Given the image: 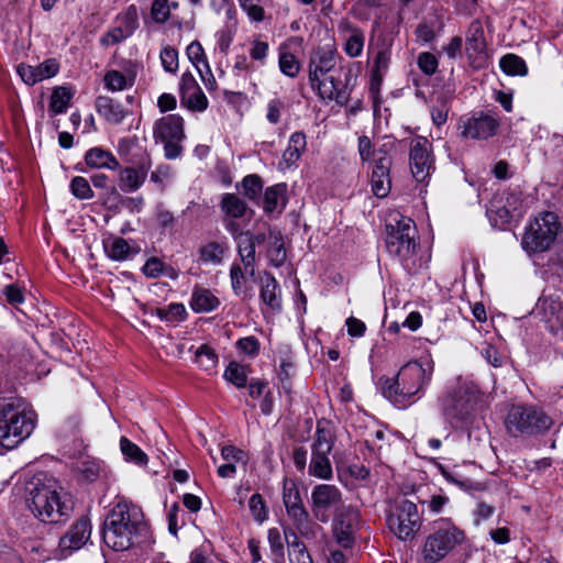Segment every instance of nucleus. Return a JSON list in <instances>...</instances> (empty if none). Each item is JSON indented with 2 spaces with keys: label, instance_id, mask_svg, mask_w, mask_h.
<instances>
[{
  "label": "nucleus",
  "instance_id": "63",
  "mask_svg": "<svg viewBox=\"0 0 563 563\" xmlns=\"http://www.w3.org/2000/svg\"><path fill=\"white\" fill-rule=\"evenodd\" d=\"M378 151L372 150V142L369 137L363 135L358 139V153L362 162H368L372 157L376 159V153Z\"/></svg>",
  "mask_w": 563,
  "mask_h": 563
},
{
  "label": "nucleus",
  "instance_id": "35",
  "mask_svg": "<svg viewBox=\"0 0 563 563\" xmlns=\"http://www.w3.org/2000/svg\"><path fill=\"white\" fill-rule=\"evenodd\" d=\"M391 60V45L383 43L374 57L372 69V88L378 87L387 73Z\"/></svg>",
  "mask_w": 563,
  "mask_h": 563
},
{
  "label": "nucleus",
  "instance_id": "15",
  "mask_svg": "<svg viewBox=\"0 0 563 563\" xmlns=\"http://www.w3.org/2000/svg\"><path fill=\"white\" fill-rule=\"evenodd\" d=\"M361 515L353 506H342L336 509L333 520V536L338 544L344 549L354 543L355 531L360 527Z\"/></svg>",
  "mask_w": 563,
  "mask_h": 563
},
{
  "label": "nucleus",
  "instance_id": "61",
  "mask_svg": "<svg viewBox=\"0 0 563 563\" xmlns=\"http://www.w3.org/2000/svg\"><path fill=\"white\" fill-rule=\"evenodd\" d=\"M236 347L249 356H255L260 351V342L255 336H245L236 342Z\"/></svg>",
  "mask_w": 563,
  "mask_h": 563
},
{
  "label": "nucleus",
  "instance_id": "18",
  "mask_svg": "<svg viewBox=\"0 0 563 563\" xmlns=\"http://www.w3.org/2000/svg\"><path fill=\"white\" fill-rule=\"evenodd\" d=\"M534 314L545 323L553 334L563 332V305L559 297L543 296L539 298Z\"/></svg>",
  "mask_w": 563,
  "mask_h": 563
},
{
  "label": "nucleus",
  "instance_id": "57",
  "mask_svg": "<svg viewBox=\"0 0 563 563\" xmlns=\"http://www.w3.org/2000/svg\"><path fill=\"white\" fill-rule=\"evenodd\" d=\"M151 16L156 23H165L170 16L168 0H154L151 7Z\"/></svg>",
  "mask_w": 563,
  "mask_h": 563
},
{
  "label": "nucleus",
  "instance_id": "7",
  "mask_svg": "<svg viewBox=\"0 0 563 563\" xmlns=\"http://www.w3.org/2000/svg\"><path fill=\"white\" fill-rule=\"evenodd\" d=\"M479 399L476 385L459 378L456 386L440 398L441 411L452 428L466 426Z\"/></svg>",
  "mask_w": 563,
  "mask_h": 563
},
{
  "label": "nucleus",
  "instance_id": "2",
  "mask_svg": "<svg viewBox=\"0 0 563 563\" xmlns=\"http://www.w3.org/2000/svg\"><path fill=\"white\" fill-rule=\"evenodd\" d=\"M29 508L45 523H57L70 516L73 503L55 478H36L27 487Z\"/></svg>",
  "mask_w": 563,
  "mask_h": 563
},
{
  "label": "nucleus",
  "instance_id": "40",
  "mask_svg": "<svg viewBox=\"0 0 563 563\" xmlns=\"http://www.w3.org/2000/svg\"><path fill=\"white\" fill-rule=\"evenodd\" d=\"M73 91L66 86L56 87L53 90L49 101V110L54 114L65 113L73 98Z\"/></svg>",
  "mask_w": 563,
  "mask_h": 563
},
{
  "label": "nucleus",
  "instance_id": "20",
  "mask_svg": "<svg viewBox=\"0 0 563 563\" xmlns=\"http://www.w3.org/2000/svg\"><path fill=\"white\" fill-rule=\"evenodd\" d=\"M238 243V252L245 273L250 277L255 276V249L257 244H262L266 236L263 233L252 234L250 231L239 233L235 236Z\"/></svg>",
  "mask_w": 563,
  "mask_h": 563
},
{
  "label": "nucleus",
  "instance_id": "33",
  "mask_svg": "<svg viewBox=\"0 0 563 563\" xmlns=\"http://www.w3.org/2000/svg\"><path fill=\"white\" fill-rule=\"evenodd\" d=\"M307 147V139L302 132H294L288 141V145L283 153L280 165L285 168L291 167L296 164Z\"/></svg>",
  "mask_w": 563,
  "mask_h": 563
},
{
  "label": "nucleus",
  "instance_id": "3",
  "mask_svg": "<svg viewBox=\"0 0 563 563\" xmlns=\"http://www.w3.org/2000/svg\"><path fill=\"white\" fill-rule=\"evenodd\" d=\"M145 529L141 508L123 499L115 504L104 521L103 542L114 551H125Z\"/></svg>",
  "mask_w": 563,
  "mask_h": 563
},
{
  "label": "nucleus",
  "instance_id": "9",
  "mask_svg": "<svg viewBox=\"0 0 563 563\" xmlns=\"http://www.w3.org/2000/svg\"><path fill=\"white\" fill-rule=\"evenodd\" d=\"M334 445V434L325 422H318L311 444V460L308 474L322 481L333 477L330 453Z\"/></svg>",
  "mask_w": 563,
  "mask_h": 563
},
{
  "label": "nucleus",
  "instance_id": "41",
  "mask_svg": "<svg viewBox=\"0 0 563 563\" xmlns=\"http://www.w3.org/2000/svg\"><path fill=\"white\" fill-rule=\"evenodd\" d=\"M180 103L194 112H203L209 106L208 98L200 87L180 96Z\"/></svg>",
  "mask_w": 563,
  "mask_h": 563
},
{
  "label": "nucleus",
  "instance_id": "6",
  "mask_svg": "<svg viewBox=\"0 0 563 563\" xmlns=\"http://www.w3.org/2000/svg\"><path fill=\"white\" fill-rule=\"evenodd\" d=\"M336 58L335 49L327 45L316 49L309 60L310 86L323 101H339L341 98L340 81L330 74Z\"/></svg>",
  "mask_w": 563,
  "mask_h": 563
},
{
  "label": "nucleus",
  "instance_id": "17",
  "mask_svg": "<svg viewBox=\"0 0 563 563\" xmlns=\"http://www.w3.org/2000/svg\"><path fill=\"white\" fill-rule=\"evenodd\" d=\"M499 120L492 112H476L460 121L462 135L472 140H487L498 130Z\"/></svg>",
  "mask_w": 563,
  "mask_h": 563
},
{
  "label": "nucleus",
  "instance_id": "37",
  "mask_svg": "<svg viewBox=\"0 0 563 563\" xmlns=\"http://www.w3.org/2000/svg\"><path fill=\"white\" fill-rule=\"evenodd\" d=\"M227 246L220 242H209L200 247L199 260L206 265H219L222 262Z\"/></svg>",
  "mask_w": 563,
  "mask_h": 563
},
{
  "label": "nucleus",
  "instance_id": "49",
  "mask_svg": "<svg viewBox=\"0 0 563 563\" xmlns=\"http://www.w3.org/2000/svg\"><path fill=\"white\" fill-rule=\"evenodd\" d=\"M196 363L206 372L211 373L218 364V356L207 344L200 345L196 351Z\"/></svg>",
  "mask_w": 563,
  "mask_h": 563
},
{
  "label": "nucleus",
  "instance_id": "54",
  "mask_svg": "<svg viewBox=\"0 0 563 563\" xmlns=\"http://www.w3.org/2000/svg\"><path fill=\"white\" fill-rule=\"evenodd\" d=\"M161 62L163 68L172 74L178 69V52L172 46H166L161 51Z\"/></svg>",
  "mask_w": 563,
  "mask_h": 563
},
{
  "label": "nucleus",
  "instance_id": "53",
  "mask_svg": "<svg viewBox=\"0 0 563 563\" xmlns=\"http://www.w3.org/2000/svg\"><path fill=\"white\" fill-rule=\"evenodd\" d=\"M188 59L192 63V65L198 70V67H206V64H209L208 58L206 56L205 49L200 42L194 41L191 42L186 49Z\"/></svg>",
  "mask_w": 563,
  "mask_h": 563
},
{
  "label": "nucleus",
  "instance_id": "42",
  "mask_svg": "<svg viewBox=\"0 0 563 563\" xmlns=\"http://www.w3.org/2000/svg\"><path fill=\"white\" fill-rule=\"evenodd\" d=\"M501 70L510 76H526L528 67L526 62L515 54H506L499 60Z\"/></svg>",
  "mask_w": 563,
  "mask_h": 563
},
{
  "label": "nucleus",
  "instance_id": "28",
  "mask_svg": "<svg viewBox=\"0 0 563 563\" xmlns=\"http://www.w3.org/2000/svg\"><path fill=\"white\" fill-rule=\"evenodd\" d=\"M151 162H143L137 167H126L120 172V188L125 192L137 190L145 181Z\"/></svg>",
  "mask_w": 563,
  "mask_h": 563
},
{
  "label": "nucleus",
  "instance_id": "56",
  "mask_svg": "<svg viewBox=\"0 0 563 563\" xmlns=\"http://www.w3.org/2000/svg\"><path fill=\"white\" fill-rule=\"evenodd\" d=\"M221 456L225 463H232L235 466L240 463L245 466L247 463L246 453L233 445L223 446L221 449Z\"/></svg>",
  "mask_w": 563,
  "mask_h": 563
},
{
  "label": "nucleus",
  "instance_id": "38",
  "mask_svg": "<svg viewBox=\"0 0 563 563\" xmlns=\"http://www.w3.org/2000/svg\"><path fill=\"white\" fill-rule=\"evenodd\" d=\"M120 450L125 461L134 463L137 466H146L148 457L146 453L128 438L122 437L120 440Z\"/></svg>",
  "mask_w": 563,
  "mask_h": 563
},
{
  "label": "nucleus",
  "instance_id": "55",
  "mask_svg": "<svg viewBox=\"0 0 563 563\" xmlns=\"http://www.w3.org/2000/svg\"><path fill=\"white\" fill-rule=\"evenodd\" d=\"M249 508L253 518L262 523L267 519V509L263 497L260 494H254L249 500Z\"/></svg>",
  "mask_w": 563,
  "mask_h": 563
},
{
  "label": "nucleus",
  "instance_id": "26",
  "mask_svg": "<svg viewBox=\"0 0 563 563\" xmlns=\"http://www.w3.org/2000/svg\"><path fill=\"white\" fill-rule=\"evenodd\" d=\"M91 533L89 519L80 518L70 530L60 539L59 545L64 550H78L86 544Z\"/></svg>",
  "mask_w": 563,
  "mask_h": 563
},
{
  "label": "nucleus",
  "instance_id": "58",
  "mask_svg": "<svg viewBox=\"0 0 563 563\" xmlns=\"http://www.w3.org/2000/svg\"><path fill=\"white\" fill-rule=\"evenodd\" d=\"M417 64L420 70L428 76L433 75L439 65L437 57L429 52L420 53L417 58Z\"/></svg>",
  "mask_w": 563,
  "mask_h": 563
},
{
  "label": "nucleus",
  "instance_id": "46",
  "mask_svg": "<svg viewBox=\"0 0 563 563\" xmlns=\"http://www.w3.org/2000/svg\"><path fill=\"white\" fill-rule=\"evenodd\" d=\"M157 317L166 322L176 323L187 317V310L183 303L173 302L156 310Z\"/></svg>",
  "mask_w": 563,
  "mask_h": 563
},
{
  "label": "nucleus",
  "instance_id": "1",
  "mask_svg": "<svg viewBox=\"0 0 563 563\" xmlns=\"http://www.w3.org/2000/svg\"><path fill=\"white\" fill-rule=\"evenodd\" d=\"M433 375L430 357L415 360L400 367L395 378H387L382 385L385 398L396 406H408L422 397Z\"/></svg>",
  "mask_w": 563,
  "mask_h": 563
},
{
  "label": "nucleus",
  "instance_id": "23",
  "mask_svg": "<svg viewBox=\"0 0 563 563\" xmlns=\"http://www.w3.org/2000/svg\"><path fill=\"white\" fill-rule=\"evenodd\" d=\"M339 35L343 38V51L352 58L362 55L365 44V34L358 26L347 20H341L338 25Z\"/></svg>",
  "mask_w": 563,
  "mask_h": 563
},
{
  "label": "nucleus",
  "instance_id": "14",
  "mask_svg": "<svg viewBox=\"0 0 563 563\" xmlns=\"http://www.w3.org/2000/svg\"><path fill=\"white\" fill-rule=\"evenodd\" d=\"M342 492L332 484H319L311 492V511L320 522H328L330 519V509L342 507Z\"/></svg>",
  "mask_w": 563,
  "mask_h": 563
},
{
  "label": "nucleus",
  "instance_id": "24",
  "mask_svg": "<svg viewBox=\"0 0 563 563\" xmlns=\"http://www.w3.org/2000/svg\"><path fill=\"white\" fill-rule=\"evenodd\" d=\"M153 135L156 142L185 137L184 119L179 114H167L154 123Z\"/></svg>",
  "mask_w": 563,
  "mask_h": 563
},
{
  "label": "nucleus",
  "instance_id": "43",
  "mask_svg": "<svg viewBox=\"0 0 563 563\" xmlns=\"http://www.w3.org/2000/svg\"><path fill=\"white\" fill-rule=\"evenodd\" d=\"M227 14L231 21L216 33L217 46L222 54L228 53L236 33V21L232 19L230 10Z\"/></svg>",
  "mask_w": 563,
  "mask_h": 563
},
{
  "label": "nucleus",
  "instance_id": "62",
  "mask_svg": "<svg viewBox=\"0 0 563 563\" xmlns=\"http://www.w3.org/2000/svg\"><path fill=\"white\" fill-rule=\"evenodd\" d=\"M3 295L5 297V300L12 306H18L24 302L23 291L15 284L7 285L3 289Z\"/></svg>",
  "mask_w": 563,
  "mask_h": 563
},
{
  "label": "nucleus",
  "instance_id": "25",
  "mask_svg": "<svg viewBox=\"0 0 563 563\" xmlns=\"http://www.w3.org/2000/svg\"><path fill=\"white\" fill-rule=\"evenodd\" d=\"M260 285V298L262 302L267 306L271 310L282 309V291L276 278L265 272L258 278Z\"/></svg>",
  "mask_w": 563,
  "mask_h": 563
},
{
  "label": "nucleus",
  "instance_id": "51",
  "mask_svg": "<svg viewBox=\"0 0 563 563\" xmlns=\"http://www.w3.org/2000/svg\"><path fill=\"white\" fill-rule=\"evenodd\" d=\"M278 64L280 71L290 78L296 77L299 73V62L296 56L289 52L279 53Z\"/></svg>",
  "mask_w": 563,
  "mask_h": 563
},
{
  "label": "nucleus",
  "instance_id": "34",
  "mask_svg": "<svg viewBox=\"0 0 563 563\" xmlns=\"http://www.w3.org/2000/svg\"><path fill=\"white\" fill-rule=\"evenodd\" d=\"M220 300L211 290L196 287L190 298V307L195 312L207 313L218 308Z\"/></svg>",
  "mask_w": 563,
  "mask_h": 563
},
{
  "label": "nucleus",
  "instance_id": "30",
  "mask_svg": "<svg viewBox=\"0 0 563 563\" xmlns=\"http://www.w3.org/2000/svg\"><path fill=\"white\" fill-rule=\"evenodd\" d=\"M465 45L470 59H481L485 56L486 42L484 30L478 21H474L471 24Z\"/></svg>",
  "mask_w": 563,
  "mask_h": 563
},
{
  "label": "nucleus",
  "instance_id": "19",
  "mask_svg": "<svg viewBox=\"0 0 563 563\" xmlns=\"http://www.w3.org/2000/svg\"><path fill=\"white\" fill-rule=\"evenodd\" d=\"M390 166L391 158L389 155L385 151L378 150L371 177L372 191L378 198L387 197L390 191Z\"/></svg>",
  "mask_w": 563,
  "mask_h": 563
},
{
  "label": "nucleus",
  "instance_id": "4",
  "mask_svg": "<svg viewBox=\"0 0 563 563\" xmlns=\"http://www.w3.org/2000/svg\"><path fill=\"white\" fill-rule=\"evenodd\" d=\"M35 411L20 399L0 402V445L13 449L27 439L35 429Z\"/></svg>",
  "mask_w": 563,
  "mask_h": 563
},
{
  "label": "nucleus",
  "instance_id": "32",
  "mask_svg": "<svg viewBox=\"0 0 563 563\" xmlns=\"http://www.w3.org/2000/svg\"><path fill=\"white\" fill-rule=\"evenodd\" d=\"M289 563H313L306 544L294 530H285Z\"/></svg>",
  "mask_w": 563,
  "mask_h": 563
},
{
  "label": "nucleus",
  "instance_id": "50",
  "mask_svg": "<svg viewBox=\"0 0 563 563\" xmlns=\"http://www.w3.org/2000/svg\"><path fill=\"white\" fill-rule=\"evenodd\" d=\"M70 192L79 200H89L93 198V191L89 181L82 176H76L69 184Z\"/></svg>",
  "mask_w": 563,
  "mask_h": 563
},
{
  "label": "nucleus",
  "instance_id": "60",
  "mask_svg": "<svg viewBox=\"0 0 563 563\" xmlns=\"http://www.w3.org/2000/svg\"><path fill=\"white\" fill-rule=\"evenodd\" d=\"M269 51V46L267 42L261 41L258 38L252 42V47L250 49V57L254 62H258L261 65L265 64Z\"/></svg>",
  "mask_w": 563,
  "mask_h": 563
},
{
  "label": "nucleus",
  "instance_id": "21",
  "mask_svg": "<svg viewBox=\"0 0 563 563\" xmlns=\"http://www.w3.org/2000/svg\"><path fill=\"white\" fill-rule=\"evenodd\" d=\"M136 65L129 62L122 70L110 69L103 75V86L110 92L123 91L131 89L136 80Z\"/></svg>",
  "mask_w": 563,
  "mask_h": 563
},
{
  "label": "nucleus",
  "instance_id": "13",
  "mask_svg": "<svg viewBox=\"0 0 563 563\" xmlns=\"http://www.w3.org/2000/svg\"><path fill=\"white\" fill-rule=\"evenodd\" d=\"M389 529L398 539L411 540L420 527V516L417 505L410 500H402L387 517Z\"/></svg>",
  "mask_w": 563,
  "mask_h": 563
},
{
  "label": "nucleus",
  "instance_id": "8",
  "mask_svg": "<svg viewBox=\"0 0 563 563\" xmlns=\"http://www.w3.org/2000/svg\"><path fill=\"white\" fill-rule=\"evenodd\" d=\"M464 538L461 529L449 521H442L424 541L421 552L423 563L440 562L462 543Z\"/></svg>",
  "mask_w": 563,
  "mask_h": 563
},
{
  "label": "nucleus",
  "instance_id": "36",
  "mask_svg": "<svg viewBox=\"0 0 563 563\" xmlns=\"http://www.w3.org/2000/svg\"><path fill=\"white\" fill-rule=\"evenodd\" d=\"M267 256L271 264L275 267H280L286 261V251L282 234L276 231L269 232Z\"/></svg>",
  "mask_w": 563,
  "mask_h": 563
},
{
  "label": "nucleus",
  "instance_id": "39",
  "mask_svg": "<svg viewBox=\"0 0 563 563\" xmlns=\"http://www.w3.org/2000/svg\"><path fill=\"white\" fill-rule=\"evenodd\" d=\"M286 186L278 184L268 187L264 194L263 208L265 212H274L285 205Z\"/></svg>",
  "mask_w": 563,
  "mask_h": 563
},
{
  "label": "nucleus",
  "instance_id": "48",
  "mask_svg": "<svg viewBox=\"0 0 563 563\" xmlns=\"http://www.w3.org/2000/svg\"><path fill=\"white\" fill-rule=\"evenodd\" d=\"M223 376L236 388H243L247 383V368L236 362H231L225 368Z\"/></svg>",
  "mask_w": 563,
  "mask_h": 563
},
{
  "label": "nucleus",
  "instance_id": "16",
  "mask_svg": "<svg viewBox=\"0 0 563 563\" xmlns=\"http://www.w3.org/2000/svg\"><path fill=\"white\" fill-rule=\"evenodd\" d=\"M409 164L417 181H426L434 169L431 145L426 137H416L410 143Z\"/></svg>",
  "mask_w": 563,
  "mask_h": 563
},
{
  "label": "nucleus",
  "instance_id": "22",
  "mask_svg": "<svg viewBox=\"0 0 563 563\" xmlns=\"http://www.w3.org/2000/svg\"><path fill=\"white\" fill-rule=\"evenodd\" d=\"M58 70L59 64L54 58L46 59L37 66L26 64H19L16 66V73L29 86H33L42 80L56 76Z\"/></svg>",
  "mask_w": 563,
  "mask_h": 563
},
{
  "label": "nucleus",
  "instance_id": "59",
  "mask_svg": "<svg viewBox=\"0 0 563 563\" xmlns=\"http://www.w3.org/2000/svg\"><path fill=\"white\" fill-rule=\"evenodd\" d=\"M266 119L272 124L280 121L282 112L285 110V102L279 98L271 99L266 107Z\"/></svg>",
  "mask_w": 563,
  "mask_h": 563
},
{
  "label": "nucleus",
  "instance_id": "12",
  "mask_svg": "<svg viewBox=\"0 0 563 563\" xmlns=\"http://www.w3.org/2000/svg\"><path fill=\"white\" fill-rule=\"evenodd\" d=\"M552 419L533 407L515 406L508 412L506 427L510 434H533L547 431Z\"/></svg>",
  "mask_w": 563,
  "mask_h": 563
},
{
  "label": "nucleus",
  "instance_id": "5",
  "mask_svg": "<svg viewBox=\"0 0 563 563\" xmlns=\"http://www.w3.org/2000/svg\"><path fill=\"white\" fill-rule=\"evenodd\" d=\"M385 233L388 254L398 260L405 268H409L418 247V231L412 219L398 211L389 212Z\"/></svg>",
  "mask_w": 563,
  "mask_h": 563
},
{
  "label": "nucleus",
  "instance_id": "64",
  "mask_svg": "<svg viewBox=\"0 0 563 563\" xmlns=\"http://www.w3.org/2000/svg\"><path fill=\"white\" fill-rule=\"evenodd\" d=\"M101 471L98 462H86L82 464L81 474L87 482H93L100 476Z\"/></svg>",
  "mask_w": 563,
  "mask_h": 563
},
{
  "label": "nucleus",
  "instance_id": "10",
  "mask_svg": "<svg viewBox=\"0 0 563 563\" xmlns=\"http://www.w3.org/2000/svg\"><path fill=\"white\" fill-rule=\"evenodd\" d=\"M560 223L553 212H543L526 229L521 245L528 253L547 251L554 242Z\"/></svg>",
  "mask_w": 563,
  "mask_h": 563
},
{
  "label": "nucleus",
  "instance_id": "29",
  "mask_svg": "<svg viewBox=\"0 0 563 563\" xmlns=\"http://www.w3.org/2000/svg\"><path fill=\"white\" fill-rule=\"evenodd\" d=\"M85 163L88 167L93 169L117 170L120 167L119 161L111 152L97 146L86 152Z\"/></svg>",
  "mask_w": 563,
  "mask_h": 563
},
{
  "label": "nucleus",
  "instance_id": "31",
  "mask_svg": "<svg viewBox=\"0 0 563 563\" xmlns=\"http://www.w3.org/2000/svg\"><path fill=\"white\" fill-rule=\"evenodd\" d=\"M103 247L107 255L113 261H126L139 252L137 249L121 236L106 239Z\"/></svg>",
  "mask_w": 563,
  "mask_h": 563
},
{
  "label": "nucleus",
  "instance_id": "11",
  "mask_svg": "<svg viewBox=\"0 0 563 563\" xmlns=\"http://www.w3.org/2000/svg\"><path fill=\"white\" fill-rule=\"evenodd\" d=\"M283 503L298 532L307 539L316 537L317 530H320L321 527L311 520L303 506L300 492L292 479H284Z\"/></svg>",
  "mask_w": 563,
  "mask_h": 563
},
{
  "label": "nucleus",
  "instance_id": "52",
  "mask_svg": "<svg viewBox=\"0 0 563 563\" xmlns=\"http://www.w3.org/2000/svg\"><path fill=\"white\" fill-rule=\"evenodd\" d=\"M241 188L245 197L255 200L258 198L263 188L262 179L257 175H247L242 180Z\"/></svg>",
  "mask_w": 563,
  "mask_h": 563
},
{
  "label": "nucleus",
  "instance_id": "47",
  "mask_svg": "<svg viewBox=\"0 0 563 563\" xmlns=\"http://www.w3.org/2000/svg\"><path fill=\"white\" fill-rule=\"evenodd\" d=\"M118 29L122 30L125 35L131 36L139 27V15L134 4L130 5L118 19Z\"/></svg>",
  "mask_w": 563,
  "mask_h": 563
},
{
  "label": "nucleus",
  "instance_id": "27",
  "mask_svg": "<svg viewBox=\"0 0 563 563\" xmlns=\"http://www.w3.org/2000/svg\"><path fill=\"white\" fill-rule=\"evenodd\" d=\"M96 111L110 124L122 123L129 114L120 102L108 96H99L96 99Z\"/></svg>",
  "mask_w": 563,
  "mask_h": 563
},
{
  "label": "nucleus",
  "instance_id": "45",
  "mask_svg": "<svg viewBox=\"0 0 563 563\" xmlns=\"http://www.w3.org/2000/svg\"><path fill=\"white\" fill-rule=\"evenodd\" d=\"M245 275H247L240 264L233 263L230 268V280L233 292L246 299L247 297H252L249 294V290L244 287L245 284Z\"/></svg>",
  "mask_w": 563,
  "mask_h": 563
},
{
  "label": "nucleus",
  "instance_id": "44",
  "mask_svg": "<svg viewBox=\"0 0 563 563\" xmlns=\"http://www.w3.org/2000/svg\"><path fill=\"white\" fill-rule=\"evenodd\" d=\"M222 211L232 218H242L246 212L245 202L234 194H225L221 200Z\"/></svg>",
  "mask_w": 563,
  "mask_h": 563
}]
</instances>
